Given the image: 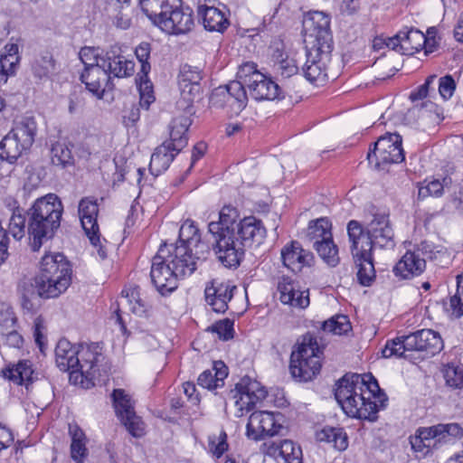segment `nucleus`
<instances>
[{"label": "nucleus", "mask_w": 463, "mask_h": 463, "mask_svg": "<svg viewBox=\"0 0 463 463\" xmlns=\"http://www.w3.org/2000/svg\"><path fill=\"white\" fill-rule=\"evenodd\" d=\"M248 95L246 90L239 82H230L224 86L214 89L210 97V103L215 107L228 105L236 112L241 111L247 105Z\"/></svg>", "instance_id": "obj_20"}, {"label": "nucleus", "mask_w": 463, "mask_h": 463, "mask_svg": "<svg viewBox=\"0 0 463 463\" xmlns=\"http://www.w3.org/2000/svg\"><path fill=\"white\" fill-rule=\"evenodd\" d=\"M115 412L127 430L135 438L145 435V423L137 415L134 402L122 389H115L111 394Z\"/></svg>", "instance_id": "obj_12"}, {"label": "nucleus", "mask_w": 463, "mask_h": 463, "mask_svg": "<svg viewBox=\"0 0 463 463\" xmlns=\"http://www.w3.org/2000/svg\"><path fill=\"white\" fill-rule=\"evenodd\" d=\"M352 257L357 269V280L364 287H369L375 279L373 251L351 244Z\"/></svg>", "instance_id": "obj_24"}, {"label": "nucleus", "mask_w": 463, "mask_h": 463, "mask_svg": "<svg viewBox=\"0 0 463 463\" xmlns=\"http://www.w3.org/2000/svg\"><path fill=\"white\" fill-rule=\"evenodd\" d=\"M16 317L13 307L5 302H0V327L2 331H7L14 327Z\"/></svg>", "instance_id": "obj_54"}, {"label": "nucleus", "mask_w": 463, "mask_h": 463, "mask_svg": "<svg viewBox=\"0 0 463 463\" xmlns=\"http://www.w3.org/2000/svg\"><path fill=\"white\" fill-rule=\"evenodd\" d=\"M177 154L174 150V146L166 142L157 146L150 159L149 172L151 175L158 176L165 172Z\"/></svg>", "instance_id": "obj_34"}, {"label": "nucleus", "mask_w": 463, "mask_h": 463, "mask_svg": "<svg viewBox=\"0 0 463 463\" xmlns=\"http://www.w3.org/2000/svg\"><path fill=\"white\" fill-rule=\"evenodd\" d=\"M228 376V367L222 361L213 363V369L203 371L197 379V383L203 388L215 390L223 386V381Z\"/></svg>", "instance_id": "obj_35"}, {"label": "nucleus", "mask_w": 463, "mask_h": 463, "mask_svg": "<svg viewBox=\"0 0 463 463\" xmlns=\"http://www.w3.org/2000/svg\"><path fill=\"white\" fill-rule=\"evenodd\" d=\"M456 90V82L451 75H446L439 80V92L444 100L449 99Z\"/></svg>", "instance_id": "obj_60"}, {"label": "nucleus", "mask_w": 463, "mask_h": 463, "mask_svg": "<svg viewBox=\"0 0 463 463\" xmlns=\"http://www.w3.org/2000/svg\"><path fill=\"white\" fill-rule=\"evenodd\" d=\"M101 65L108 71L109 76L117 78L129 77L135 71V63L120 53V48L112 46L101 58Z\"/></svg>", "instance_id": "obj_27"}, {"label": "nucleus", "mask_w": 463, "mask_h": 463, "mask_svg": "<svg viewBox=\"0 0 463 463\" xmlns=\"http://www.w3.org/2000/svg\"><path fill=\"white\" fill-rule=\"evenodd\" d=\"M18 62L0 53V84L6 82L8 76L14 74Z\"/></svg>", "instance_id": "obj_59"}, {"label": "nucleus", "mask_w": 463, "mask_h": 463, "mask_svg": "<svg viewBox=\"0 0 463 463\" xmlns=\"http://www.w3.org/2000/svg\"><path fill=\"white\" fill-rule=\"evenodd\" d=\"M159 250H165L167 262L181 279L192 275L196 269V261L193 259V250L188 245L164 243Z\"/></svg>", "instance_id": "obj_19"}, {"label": "nucleus", "mask_w": 463, "mask_h": 463, "mask_svg": "<svg viewBox=\"0 0 463 463\" xmlns=\"http://www.w3.org/2000/svg\"><path fill=\"white\" fill-rule=\"evenodd\" d=\"M320 354L317 337L309 333L303 335L290 355L289 370L292 376L299 382H308L315 378L322 366Z\"/></svg>", "instance_id": "obj_7"}, {"label": "nucleus", "mask_w": 463, "mask_h": 463, "mask_svg": "<svg viewBox=\"0 0 463 463\" xmlns=\"http://www.w3.org/2000/svg\"><path fill=\"white\" fill-rule=\"evenodd\" d=\"M163 17L159 19L156 26L168 34H185L194 26V11L188 5L184 6L182 0L171 5Z\"/></svg>", "instance_id": "obj_11"}, {"label": "nucleus", "mask_w": 463, "mask_h": 463, "mask_svg": "<svg viewBox=\"0 0 463 463\" xmlns=\"http://www.w3.org/2000/svg\"><path fill=\"white\" fill-rule=\"evenodd\" d=\"M192 124V120L185 115L175 118L170 126V140L166 143L174 146V150L179 153L186 145L188 137L186 132Z\"/></svg>", "instance_id": "obj_36"}, {"label": "nucleus", "mask_w": 463, "mask_h": 463, "mask_svg": "<svg viewBox=\"0 0 463 463\" xmlns=\"http://www.w3.org/2000/svg\"><path fill=\"white\" fill-rule=\"evenodd\" d=\"M1 374L14 384L24 385L27 390L29 385L38 379V373L33 369V364L28 359L9 363L1 370Z\"/></svg>", "instance_id": "obj_25"}, {"label": "nucleus", "mask_w": 463, "mask_h": 463, "mask_svg": "<svg viewBox=\"0 0 463 463\" xmlns=\"http://www.w3.org/2000/svg\"><path fill=\"white\" fill-rule=\"evenodd\" d=\"M255 73H261L257 70V66L253 62H247L240 67L238 72H237V80H233L232 82H239L242 89L245 90L246 86V80L250 79L251 76Z\"/></svg>", "instance_id": "obj_62"}, {"label": "nucleus", "mask_w": 463, "mask_h": 463, "mask_svg": "<svg viewBox=\"0 0 463 463\" xmlns=\"http://www.w3.org/2000/svg\"><path fill=\"white\" fill-rule=\"evenodd\" d=\"M313 248L318 256L330 267H335L340 261L338 247L334 242L333 237L324 241H315Z\"/></svg>", "instance_id": "obj_43"}, {"label": "nucleus", "mask_w": 463, "mask_h": 463, "mask_svg": "<svg viewBox=\"0 0 463 463\" xmlns=\"http://www.w3.org/2000/svg\"><path fill=\"white\" fill-rule=\"evenodd\" d=\"M236 393L234 399L240 411H251L255 405L264 400L268 394L267 390L261 384L250 377H243L235 385Z\"/></svg>", "instance_id": "obj_21"}, {"label": "nucleus", "mask_w": 463, "mask_h": 463, "mask_svg": "<svg viewBox=\"0 0 463 463\" xmlns=\"http://www.w3.org/2000/svg\"><path fill=\"white\" fill-rule=\"evenodd\" d=\"M283 266L294 273H298L306 267L313 266L314 254L302 247L298 241L287 242L280 250Z\"/></svg>", "instance_id": "obj_22"}, {"label": "nucleus", "mask_w": 463, "mask_h": 463, "mask_svg": "<svg viewBox=\"0 0 463 463\" xmlns=\"http://www.w3.org/2000/svg\"><path fill=\"white\" fill-rule=\"evenodd\" d=\"M18 291L21 298V307L24 313L33 314L40 306V298H45L40 294L36 284L24 281L19 285Z\"/></svg>", "instance_id": "obj_37"}, {"label": "nucleus", "mask_w": 463, "mask_h": 463, "mask_svg": "<svg viewBox=\"0 0 463 463\" xmlns=\"http://www.w3.org/2000/svg\"><path fill=\"white\" fill-rule=\"evenodd\" d=\"M122 297L126 298L130 304H132L133 301L135 302L131 307V310L136 315L143 316L146 312V306L144 300L140 298L138 287L131 288L128 290H123Z\"/></svg>", "instance_id": "obj_53"}, {"label": "nucleus", "mask_w": 463, "mask_h": 463, "mask_svg": "<svg viewBox=\"0 0 463 463\" xmlns=\"http://www.w3.org/2000/svg\"><path fill=\"white\" fill-rule=\"evenodd\" d=\"M209 451L215 458H220L228 450L229 444L227 441V434L224 430H221L218 436L212 435L208 439Z\"/></svg>", "instance_id": "obj_50"}, {"label": "nucleus", "mask_w": 463, "mask_h": 463, "mask_svg": "<svg viewBox=\"0 0 463 463\" xmlns=\"http://www.w3.org/2000/svg\"><path fill=\"white\" fill-rule=\"evenodd\" d=\"M71 281V267L62 253L45 254L41 260L36 286L45 298H57Z\"/></svg>", "instance_id": "obj_5"}, {"label": "nucleus", "mask_w": 463, "mask_h": 463, "mask_svg": "<svg viewBox=\"0 0 463 463\" xmlns=\"http://www.w3.org/2000/svg\"><path fill=\"white\" fill-rule=\"evenodd\" d=\"M51 159L54 165L66 167L73 164V156L69 147L61 143L52 145L51 149Z\"/></svg>", "instance_id": "obj_49"}, {"label": "nucleus", "mask_w": 463, "mask_h": 463, "mask_svg": "<svg viewBox=\"0 0 463 463\" xmlns=\"http://www.w3.org/2000/svg\"><path fill=\"white\" fill-rule=\"evenodd\" d=\"M283 419L282 413L278 411H254L249 418L246 426V435L253 440H260L265 437L275 436L279 434L283 427Z\"/></svg>", "instance_id": "obj_13"}, {"label": "nucleus", "mask_w": 463, "mask_h": 463, "mask_svg": "<svg viewBox=\"0 0 463 463\" xmlns=\"http://www.w3.org/2000/svg\"><path fill=\"white\" fill-rule=\"evenodd\" d=\"M347 234L351 244L373 251V248L392 250L395 247L394 232L388 211H375L364 226L355 220L347 223Z\"/></svg>", "instance_id": "obj_4"}, {"label": "nucleus", "mask_w": 463, "mask_h": 463, "mask_svg": "<svg viewBox=\"0 0 463 463\" xmlns=\"http://www.w3.org/2000/svg\"><path fill=\"white\" fill-rule=\"evenodd\" d=\"M246 86L250 97L258 101L273 100L279 97V86L263 73L252 75L251 80H246Z\"/></svg>", "instance_id": "obj_26"}, {"label": "nucleus", "mask_w": 463, "mask_h": 463, "mask_svg": "<svg viewBox=\"0 0 463 463\" xmlns=\"http://www.w3.org/2000/svg\"><path fill=\"white\" fill-rule=\"evenodd\" d=\"M80 80L90 93L100 99L109 84V76L102 65H96L84 68L80 74Z\"/></svg>", "instance_id": "obj_31"}, {"label": "nucleus", "mask_w": 463, "mask_h": 463, "mask_svg": "<svg viewBox=\"0 0 463 463\" xmlns=\"http://www.w3.org/2000/svg\"><path fill=\"white\" fill-rule=\"evenodd\" d=\"M37 133V123L33 117L23 118L0 141V158L14 164L32 147Z\"/></svg>", "instance_id": "obj_8"}, {"label": "nucleus", "mask_w": 463, "mask_h": 463, "mask_svg": "<svg viewBox=\"0 0 463 463\" xmlns=\"http://www.w3.org/2000/svg\"><path fill=\"white\" fill-rule=\"evenodd\" d=\"M436 450L445 445L455 443L463 436V428L458 423H439L435 425Z\"/></svg>", "instance_id": "obj_38"}, {"label": "nucleus", "mask_w": 463, "mask_h": 463, "mask_svg": "<svg viewBox=\"0 0 463 463\" xmlns=\"http://www.w3.org/2000/svg\"><path fill=\"white\" fill-rule=\"evenodd\" d=\"M165 253V250H158L152 259L150 270L151 281L162 295L171 293L176 289L177 280L181 279L167 262Z\"/></svg>", "instance_id": "obj_16"}, {"label": "nucleus", "mask_w": 463, "mask_h": 463, "mask_svg": "<svg viewBox=\"0 0 463 463\" xmlns=\"http://www.w3.org/2000/svg\"><path fill=\"white\" fill-rule=\"evenodd\" d=\"M197 15L204 29L209 32L223 33L230 25L225 13L213 5L198 4Z\"/></svg>", "instance_id": "obj_30"}, {"label": "nucleus", "mask_w": 463, "mask_h": 463, "mask_svg": "<svg viewBox=\"0 0 463 463\" xmlns=\"http://www.w3.org/2000/svg\"><path fill=\"white\" fill-rule=\"evenodd\" d=\"M416 433L423 439V441L428 446V450H436L435 425L430 427H420L416 430Z\"/></svg>", "instance_id": "obj_64"}, {"label": "nucleus", "mask_w": 463, "mask_h": 463, "mask_svg": "<svg viewBox=\"0 0 463 463\" xmlns=\"http://www.w3.org/2000/svg\"><path fill=\"white\" fill-rule=\"evenodd\" d=\"M402 142V137L397 133H388L379 137L367 154L369 163H374L375 166L380 168L384 165L402 162L405 156Z\"/></svg>", "instance_id": "obj_9"}, {"label": "nucleus", "mask_w": 463, "mask_h": 463, "mask_svg": "<svg viewBox=\"0 0 463 463\" xmlns=\"http://www.w3.org/2000/svg\"><path fill=\"white\" fill-rule=\"evenodd\" d=\"M233 325L234 324L232 320L225 318L213 324L211 326V330L216 333L220 339L227 341L233 337Z\"/></svg>", "instance_id": "obj_57"}, {"label": "nucleus", "mask_w": 463, "mask_h": 463, "mask_svg": "<svg viewBox=\"0 0 463 463\" xmlns=\"http://www.w3.org/2000/svg\"><path fill=\"white\" fill-rule=\"evenodd\" d=\"M151 45L149 43L142 42L135 50L137 61L140 62V71L137 75L136 82L139 90V105L142 109H148L149 106L155 101L153 86L148 79V73L151 70L150 58Z\"/></svg>", "instance_id": "obj_15"}, {"label": "nucleus", "mask_w": 463, "mask_h": 463, "mask_svg": "<svg viewBox=\"0 0 463 463\" xmlns=\"http://www.w3.org/2000/svg\"><path fill=\"white\" fill-rule=\"evenodd\" d=\"M444 378L448 386L454 389L463 387V366L449 364L444 369Z\"/></svg>", "instance_id": "obj_52"}, {"label": "nucleus", "mask_w": 463, "mask_h": 463, "mask_svg": "<svg viewBox=\"0 0 463 463\" xmlns=\"http://www.w3.org/2000/svg\"><path fill=\"white\" fill-rule=\"evenodd\" d=\"M98 215L99 205L96 199L84 197L80 201L79 216L80 223L90 243L95 247L100 242Z\"/></svg>", "instance_id": "obj_23"}, {"label": "nucleus", "mask_w": 463, "mask_h": 463, "mask_svg": "<svg viewBox=\"0 0 463 463\" xmlns=\"http://www.w3.org/2000/svg\"><path fill=\"white\" fill-rule=\"evenodd\" d=\"M443 348V341L439 334L431 329L418 330L411 335L387 340L382 350L384 358L407 357L411 351L424 352L426 355H435Z\"/></svg>", "instance_id": "obj_6"}, {"label": "nucleus", "mask_w": 463, "mask_h": 463, "mask_svg": "<svg viewBox=\"0 0 463 463\" xmlns=\"http://www.w3.org/2000/svg\"><path fill=\"white\" fill-rule=\"evenodd\" d=\"M273 70L282 78H289L298 71V66L294 58L288 56L278 63L273 64Z\"/></svg>", "instance_id": "obj_55"}, {"label": "nucleus", "mask_w": 463, "mask_h": 463, "mask_svg": "<svg viewBox=\"0 0 463 463\" xmlns=\"http://www.w3.org/2000/svg\"><path fill=\"white\" fill-rule=\"evenodd\" d=\"M56 70V62L50 52H43L32 63L33 75L39 79H49Z\"/></svg>", "instance_id": "obj_42"}, {"label": "nucleus", "mask_w": 463, "mask_h": 463, "mask_svg": "<svg viewBox=\"0 0 463 463\" xmlns=\"http://www.w3.org/2000/svg\"><path fill=\"white\" fill-rule=\"evenodd\" d=\"M387 48L403 55H413L424 48L425 54H428L435 50V41L428 39L418 29L406 28L398 32L393 37L388 38Z\"/></svg>", "instance_id": "obj_10"}, {"label": "nucleus", "mask_w": 463, "mask_h": 463, "mask_svg": "<svg viewBox=\"0 0 463 463\" xmlns=\"http://www.w3.org/2000/svg\"><path fill=\"white\" fill-rule=\"evenodd\" d=\"M80 60L86 67L101 65V58L98 50L91 47H83L79 52Z\"/></svg>", "instance_id": "obj_58"}, {"label": "nucleus", "mask_w": 463, "mask_h": 463, "mask_svg": "<svg viewBox=\"0 0 463 463\" xmlns=\"http://www.w3.org/2000/svg\"><path fill=\"white\" fill-rule=\"evenodd\" d=\"M204 293L206 303L216 313H224L228 309V302L233 296L230 286L224 283L216 287H206Z\"/></svg>", "instance_id": "obj_33"}, {"label": "nucleus", "mask_w": 463, "mask_h": 463, "mask_svg": "<svg viewBox=\"0 0 463 463\" xmlns=\"http://www.w3.org/2000/svg\"><path fill=\"white\" fill-rule=\"evenodd\" d=\"M335 397L347 416L369 421H375L388 402L372 373L345 374L336 383Z\"/></svg>", "instance_id": "obj_3"}, {"label": "nucleus", "mask_w": 463, "mask_h": 463, "mask_svg": "<svg viewBox=\"0 0 463 463\" xmlns=\"http://www.w3.org/2000/svg\"><path fill=\"white\" fill-rule=\"evenodd\" d=\"M309 290L300 288L293 292V299L292 303H284L285 305H289L292 307H297L300 309H305L309 306Z\"/></svg>", "instance_id": "obj_63"}, {"label": "nucleus", "mask_w": 463, "mask_h": 463, "mask_svg": "<svg viewBox=\"0 0 463 463\" xmlns=\"http://www.w3.org/2000/svg\"><path fill=\"white\" fill-rule=\"evenodd\" d=\"M451 319H458L463 316V273L457 276V290L449 298V306L446 308Z\"/></svg>", "instance_id": "obj_47"}, {"label": "nucleus", "mask_w": 463, "mask_h": 463, "mask_svg": "<svg viewBox=\"0 0 463 463\" xmlns=\"http://www.w3.org/2000/svg\"><path fill=\"white\" fill-rule=\"evenodd\" d=\"M177 0H139L142 11L156 25L163 17V12H166Z\"/></svg>", "instance_id": "obj_41"}, {"label": "nucleus", "mask_w": 463, "mask_h": 463, "mask_svg": "<svg viewBox=\"0 0 463 463\" xmlns=\"http://www.w3.org/2000/svg\"><path fill=\"white\" fill-rule=\"evenodd\" d=\"M320 328L324 332L342 335L351 331L352 326L347 316L336 315L326 321H323Z\"/></svg>", "instance_id": "obj_45"}, {"label": "nucleus", "mask_w": 463, "mask_h": 463, "mask_svg": "<svg viewBox=\"0 0 463 463\" xmlns=\"http://www.w3.org/2000/svg\"><path fill=\"white\" fill-rule=\"evenodd\" d=\"M277 288L279 292V299L282 303H292L293 292L299 289L298 282L291 277L282 275L278 278Z\"/></svg>", "instance_id": "obj_48"}, {"label": "nucleus", "mask_w": 463, "mask_h": 463, "mask_svg": "<svg viewBox=\"0 0 463 463\" xmlns=\"http://www.w3.org/2000/svg\"><path fill=\"white\" fill-rule=\"evenodd\" d=\"M426 184H421L419 187V197L425 198L427 196H440L444 190V184L439 179L431 181H424Z\"/></svg>", "instance_id": "obj_56"}, {"label": "nucleus", "mask_w": 463, "mask_h": 463, "mask_svg": "<svg viewBox=\"0 0 463 463\" xmlns=\"http://www.w3.org/2000/svg\"><path fill=\"white\" fill-rule=\"evenodd\" d=\"M269 450L278 452L279 463H303L302 449L299 445L290 439H284L279 445L272 446Z\"/></svg>", "instance_id": "obj_39"}, {"label": "nucleus", "mask_w": 463, "mask_h": 463, "mask_svg": "<svg viewBox=\"0 0 463 463\" xmlns=\"http://www.w3.org/2000/svg\"><path fill=\"white\" fill-rule=\"evenodd\" d=\"M203 76L201 71L197 67L184 65L178 76V83L183 93L187 92L194 95L200 90V81Z\"/></svg>", "instance_id": "obj_40"}, {"label": "nucleus", "mask_w": 463, "mask_h": 463, "mask_svg": "<svg viewBox=\"0 0 463 463\" xmlns=\"http://www.w3.org/2000/svg\"><path fill=\"white\" fill-rule=\"evenodd\" d=\"M63 205L54 194H48L34 201L23 213L19 208L14 211L8 226V232L17 241L27 232L30 246L38 251L43 244L52 240L61 226Z\"/></svg>", "instance_id": "obj_2"}, {"label": "nucleus", "mask_w": 463, "mask_h": 463, "mask_svg": "<svg viewBox=\"0 0 463 463\" xmlns=\"http://www.w3.org/2000/svg\"><path fill=\"white\" fill-rule=\"evenodd\" d=\"M332 225L326 218L311 221L307 227V238L312 242L332 238Z\"/></svg>", "instance_id": "obj_44"}, {"label": "nucleus", "mask_w": 463, "mask_h": 463, "mask_svg": "<svg viewBox=\"0 0 463 463\" xmlns=\"http://www.w3.org/2000/svg\"><path fill=\"white\" fill-rule=\"evenodd\" d=\"M198 237H200L199 229L193 221L186 220L179 230V241L176 244L188 245L192 249V245Z\"/></svg>", "instance_id": "obj_51"}, {"label": "nucleus", "mask_w": 463, "mask_h": 463, "mask_svg": "<svg viewBox=\"0 0 463 463\" xmlns=\"http://www.w3.org/2000/svg\"><path fill=\"white\" fill-rule=\"evenodd\" d=\"M320 439L332 443L339 451L348 447V438L343 428L325 427L321 431Z\"/></svg>", "instance_id": "obj_46"}, {"label": "nucleus", "mask_w": 463, "mask_h": 463, "mask_svg": "<svg viewBox=\"0 0 463 463\" xmlns=\"http://www.w3.org/2000/svg\"><path fill=\"white\" fill-rule=\"evenodd\" d=\"M426 269V260L420 250H408L393 267L397 278L409 279L420 276Z\"/></svg>", "instance_id": "obj_28"}, {"label": "nucleus", "mask_w": 463, "mask_h": 463, "mask_svg": "<svg viewBox=\"0 0 463 463\" xmlns=\"http://www.w3.org/2000/svg\"><path fill=\"white\" fill-rule=\"evenodd\" d=\"M208 232L212 236V247L198 237L192 245L193 259L205 260L213 250L222 266L237 269L245 256V250L260 246L267 236L262 221L253 215L240 218L239 211L232 205H224L219 213V221L210 222Z\"/></svg>", "instance_id": "obj_1"}, {"label": "nucleus", "mask_w": 463, "mask_h": 463, "mask_svg": "<svg viewBox=\"0 0 463 463\" xmlns=\"http://www.w3.org/2000/svg\"><path fill=\"white\" fill-rule=\"evenodd\" d=\"M303 30L305 42L311 44V46H333L330 20L324 13L314 12L308 17H306L303 21Z\"/></svg>", "instance_id": "obj_18"}, {"label": "nucleus", "mask_w": 463, "mask_h": 463, "mask_svg": "<svg viewBox=\"0 0 463 463\" xmlns=\"http://www.w3.org/2000/svg\"><path fill=\"white\" fill-rule=\"evenodd\" d=\"M68 433L71 438L70 452L76 463H83L89 455L88 438L84 430L75 422L69 423Z\"/></svg>", "instance_id": "obj_32"}, {"label": "nucleus", "mask_w": 463, "mask_h": 463, "mask_svg": "<svg viewBox=\"0 0 463 463\" xmlns=\"http://www.w3.org/2000/svg\"><path fill=\"white\" fill-rule=\"evenodd\" d=\"M333 46H311L307 50V61L302 71L305 78L316 85H323L327 80V65L331 61Z\"/></svg>", "instance_id": "obj_14"}, {"label": "nucleus", "mask_w": 463, "mask_h": 463, "mask_svg": "<svg viewBox=\"0 0 463 463\" xmlns=\"http://www.w3.org/2000/svg\"><path fill=\"white\" fill-rule=\"evenodd\" d=\"M79 345L71 344L66 338L58 341L55 347V362L61 371L70 372V380L75 379L79 365Z\"/></svg>", "instance_id": "obj_29"}, {"label": "nucleus", "mask_w": 463, "mask_h": 463, "mask_svg": "<svg viewBox=\"0 0 463 463\" xmlns=\"http://www.w3.org/2000/svg\"><path fill=\"white\" fill-rule=\"evenodd\" d=\"M105 359L102 347L98 343L80 344L79 345V365L76 369L75 381L78 377L92 381L99 374V367Z\"/></svg>", "instance_id": "obj_17"}, {"label": "nucleus", "mask_w": 463, "mask_h": 463, "mask_svg": "<svg viewBox=\"0 0 463 463\" xmlns=\"http://www.w3.org/2000/svg\"><path fill=\"white\" fill-rule=\"evenodd\" d=\"M45 326L42 317H38L33 322V337L35 344L40 348L41 352L46 347V336L44 335Z\"/></svg>", "instance_id": "obj_61"}]
</instances>
